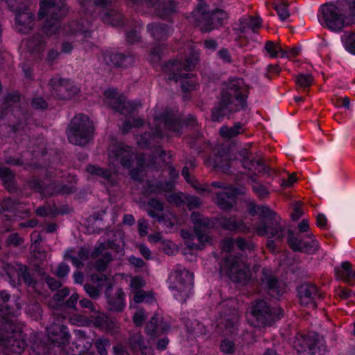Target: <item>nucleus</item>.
Wrapping results in <instances>:
<instances>
[{
    "label": "nucleus",
    "instance_id": "30",
    "mask_svg": "<svg viewBox=\"0 0 355 355\" xmlns=\"http://www.w3.org/2000/svg\"><path fill=\"white\" fill-rule=\"evenodd\" d=\"M92 279L98 284L94 286L90 284H86L84 286L86 293L92 298H97L103 287L110 288L112 286L111 280L105 275H92Z\"/></svg>",
    "mask_w": 355,
    "mask_h": 355
},
{
    "label": "nucleus",
    "instance_id": "22",
    "mask_svg": "<svg viewBox=\"0 0 355 355\" xmlns=\"http://www.w3.org/2000/svg\"><path fill=\"white\" fill-rule=\"evenodd\" d=\"M261 281V283L267 287L270 295L273 297L281 295L285 292L286 284L279 281L269 269L263 268L262 270Z\"/></svg>",
    "mask_w": 355,
    "mask_h": 355
},
{
    "label": "nucleus",
    "instance_id": "32",
    "mask_svg": "<svg viewBox=\"0 0 355 355\" xmlns=\"http://www.w3.org/2000/svg\"><path fill=\"white\" fill-rule=\"evenodd\" d=\"M107 64L115 67H128L135 62V57L130 53H110L104 56Z\"/></svg>",
    "mask_w": 355,
    "mask_h": 355
},
{
    "label": "nucleus",
    "instance_id": "45",
    "mask_svg": "<svg viewBox=\"0 0 355 355\" xmlns=\"http://www.w3.org/2000/svg\"><path fill=\"white\" fill-rule=\"evenodd\" d=\"M108 151L112 155H139L132 150V146L116 140H112V142L108 147ZM139 155H144V154L141 153Z\"/></svg>",
    "mask_w": 355,
    "mask_h": 355
},
{
    "label": "nucleus",
    "instance_id": "43",
    "mask_svg": "<svg viewBox=\"0 0 355 355\" xmlns=\"http://www.w3.org/2000/svg\"><path fill=\"white\" fill-rule=\"evenodd\" d=\"M130 345L134 351L139 350L143 355H153L152 348L148 347V344L146 343L140 333L131 336L130 338Z\"/></svg>",
    "mask_w": 355,
    "mask_h": 355
},
{
    "label": "nucleus",
    "instance_id": "35",
    "mask_svg": "<svg viewBox=\"0 0 355 355\" xmlns=\"http://www.w3.org/2000/svg\"><path fill=\"white\" fill-rule=\"evenodd\" d=\"M168 329L169 325L164 321L163 318L158 315H155L147 323L146 331L151 337H157L166 332Z\"/></svg>",
    "mask_w": 355,
    "mask_h": 355
},
{
    "label": "nucleus",
    "instance_id": "40",
    "mask_svg": "<svg viewBox=\"0 0 355 355\" xmlns=\"http://www.w3.org/2000/svg\"><path fill=\"white\" fill-rule=\"evenodd\" d=\"M0 179L9 193H14L18 191L15 175L9 168L0 166Z\"/></svg>",
    "mask_w": 355,
    "mask_h": 355
},
{
    "label": "nucleus",
    "instance_id": "46",
    "mask_svg": "<svg viewBox=\"0 0 355 355\" xmlns=\"http://www.w3.org/2000/svg\"><path fill=\"white\" fill-rule=\"evenodd\" d=\"M164 210V205L155 198H151L148 202L146 211L150 217L155 218L159 223L164 220V217L161 214Z\"/></svg>",
    "mask_w": 355,
    "mask_h": 355
},
{
    "label": "nucleus",
    "instance_id": "47",
    "mask_svg": "<svg viewBox=\"0 0 355 355\" xmlns=\"http://www.w3.org/2000/svg\"><path fill=\"white\" fill-rule=\"evenodd\" d=\"M170 180L166 182H159L156 184V188L159 191H171L174 187V180L179 177V171L172 165L168 166Z\"/></svg>",
    "mask_w": 355,
    "mask_h": 355
},
{
    "label": "nucleus",
    "instance_id": "23",
    "mask_svg": "<svg viewBox=\"0 0 355 355\" xmlns=\"http://www.w3.org/2000/svg\"><path fill=\"white\" fill-rule=\"evenodd\" d=\"M111 248V243H103L96 245L91 254L92 258L96 259L98 257H101L95 263L96 269L102 272L104 271L107 265L112 260V254L108 252V250Z\"/></svg>",
    "mask_w": 355,
    "mask_h": 355
},
{
    "label": "nucleus",
    "instance_id": "19",
    "mask_svg": "<svg viewBox=\"0 0 355 355\" xmlns=\"http://www.w3.org/2000/svg\"><path fill=\"white\" fill-rule=\"evenodd\" d=\"M51 94L58 100H69L78 93V88L68 80L52 78L50 80Z\"/></svg>",
    "mask_w": 355,
    "mask_h": 355
},
{
    "label": "nucleus",
    "instance_id": "4",
    "mask_svg": "<svg viewBox=\"0 0 355 355\" xmlns=\"http://www.w3.org/2000/svg\"><path fill=\"white\" fill-rule=\"evenodd\" d=\"M94 126L92 121L84 114L76 115L68 126V139L70 143L78 146L87 144L94 135Z\"/></svg>",
    "mask_w": 355,
    "mask_h": 355
},
{
    "label": "nucleus",
    "instance_id": "41",
    "mask_svg": "<svg viewBox=\"0 0 355 355\" xmlns=\"http://www.w3.org/2000/svg\"><path fill=\"white\" fill-rule=\"evenodd\" d=\"M147 31L157 41H164L167 39L169 33V26L164 23H151L147 25Z\"/></svg>",
    "mask_w": 355,
    "mask_h": 355
},
{
    "label": "nucleus",
    "instance_id": "27",
    "mask_svg": "<svg viewBox=\"0 0 355 355\" xmlns=\"http://www.w3.org/2000/svg\"><path fill=\"white\" fill-rule=\"evenodd\" d=\"M157 119L164 124L166 130L175 133L177 136L182 134V120L172 112L161 113Z\"/></svg>",
    "mask_w": 355,
    "mask_h": 355
},
{
    "label": "nucleus",
    "instance_id": "25",
    "mask_svg": "<svg viewBox=\"0 0 355 355\" xmlns=\"http://www.w3.org/2000/svg\"><path fill=\"white\" fill-rule=\"evenodd\" d=\"M30 189L40 193L43 196H52L58 193H69L72 192V188L67 186L58 187L54 184H51L44 187L42 184L37 179L33 178L28 182Z\"/></svg>",
    "mask_w": 355,
    "mask_h": 355
},
{
    "label": "nucleus",
    "instance_id": "57",
    "mask_svg": "<svg viewBox=\"0 0 355 355\" xmlns=\"http://www.w3.org/2000/svg\"><path fill=\"white\" fill-rule=\"evenodd\" d=\"M81 7H88L89 6H95L99 8H106L111 6L112 0H77Z\"/></svg>",
    "mask_w": 355,
    "mask_h": 355
},
{
    "label": "nucleus",
    "instance_id": "13",
    "mask_svg": "<svg viewBox=\"0 0 355 355\" xmlns=\"http://www.w3.org/2000/svg\"><path fill=\"white\" fill-rule=\"evenodd\" d=\"M234 304V300L231 299L228 300L225 305H230V307ZM239 315L235 307L230 308L228 313H223L217 324V327L223 336H232L234 335L238 329L239 324Z\"/></svg>",
    "mask_w": 355,
    "mask_h": 355
},
{
    "label": "nucleus",
    "instance_id": "6",
    "mask_svg": "<svg viewBox=\"0 0 355 355\" xmlns=\"http://www.w3.org/2000/svg\"><path fill=\"white\" fill-rule=\"evenodd\" d=\"M220 270L236 283L245 284L250 279V268L242 257L229 255L221 262Z\"/></svg>",
    "mask_w": 355,
    "mask_h": 355
},
{
    "label": "nucleus",
    "instance_id": "8",
    "mask_svg": "<svg viewBox=\"0 0 355 355\" xmlns=\"http://www.w3.org/2000/svg\"><path fill=\"white\" fill-rule=\"evenodd\" d=\"M200 31L203 33H209L223 26V21L228 18V14L222 9L216 8L210 10L206 3H200L196 8Z\"/></svg>",
    "mask_w": 355,
    "mask_h": 355
},
{
    "label": "nucleus",
    "instance_id": "16",
    "mask_svg": "<svg viewBox=\"0 0 355 355\" xmlns=\"http://www.w3.org/2000/svg\"><path fill=\"white\" fill-rule=\"evenodd\" d=\"M134 3L146 5L147 8H154L155 14L165 19L177 12L176 0H131Z\"/></svg>",
    "mask_w": 355,
    "mask_h": 355
},
{
    "label": "nucleus",
    "instance_id": "18",
    "mask_svg": "<svg viewBox=\"0 0 355 355\" xmlns=\"http://www.w3.org/2000/svg\"><path fill=\"white\" fill-rule=\"evenodd\" d=\"M163 137L162 128L159 125H156L153 132H145L137 137V144L141 148H153L154 152L152 155H165L166 152L157 144L159 140Z\"/></svg>",
    "mask_w": 355,
    "mask_h": 355
},
{
    "label": "nucleus",
    "instance_id": "38",
    "mask_svg": "<svg viewBox=\"0 0 355 355\" xmlns=\"http://www.w3.org/2000/svg\"><path fill=\"white\" fill-rule=\"evenodd\" d=\"M93 323L94 327L111 334L116 333L119 329L116 323L103 313H98L93 316Z\"/></svg>",
    "mask_w": 355,
    "mask_h": 355
},
{
    "label": "nucleus",
    "instance_id": "5",
    "mask_svg": "<svg viewBox=\"0 0 355 355\" xmlns=\"http://www.w3.org/2000/svg\"><path fill=\"white\" fill-rule=\"evenodd\" d=\"M12 324L8 319L0 317V346L5 349L6 354H21L27 346L21 332L12 330Z\"/></svg>",
    "mask_w": 355,
    "mask_h": 355
},
{
    "label": "nucleus",
    "instance_id": "51",
    "mask_svg": "<svg viewBox=\"0 0 355 355\" xmlns=\"http://www.w3.org/2000/svg\"><path fill=\"white\" fill-rule=\"evenodd\" d=\"M261 27V22L259 18L248 16L247 18L240 20L239 31L245 33L248 28L252 29L254 32Z\"/></svg>",
    "mask_w": 355,
    "mask_h": 355
},
{
    "label": "nucleus",
    "instance_id": "49",
    "mask_svg": "<svg viewBox=\"0 0 355 355\" xmlns=\"http://www.w3.org/2000/svg\"><path fill=\"white\" fill-rule=\"evenodd\" d=\"M67 35H75L82 34L85 37H89L90 33L86 30L85 26L78 21H71L64 26Z\"/></svg>",
    "mask_w": 355,
    "mask_h": 355
},
{
    "label": "nucleus",
    "instance_id": "36",
    "mask_svg": "<svg viewBox=\"0 0 355 355\" xmlns=\"http://www.w3.org/2000/svg\"><path fill=\"white\" fill-rule=\"evenodd\" d=\"M236 189L231 188L225 191L216 193L215 202L223 210H230L235 204Z\"/></svg>",
    "mask_w": 355,
    "mask_h": 355
},
{
    "label": "nucleus",
    "instance_id": "2",
    "mask_svg": "<svg viewBox=\"0 0 355 355\" xmlns=\"http://www.w3.org/2000/svg\"><path fill=\"white\" fill-rule=\"evenodd\" d=\"M241 79L230 80L226 87L223 88L220 99L218 105L211 110V120L220 121L224 116L247 107L248 94L241 92L242 84Z\"/></svg>",
    "mask_w": 355,
    "mask_h": 355
},
{
    "label": "nucleus",
    "instance_id": "52",
    "mask_svg": "<svg viewBox=\"0 0 355 355\" xmlns=\"http://www.w3.org/2000/svg\"><path fill=\"white\" fill-rule=\"evenodd\" d=\"M243 131V124L239 122L230 128L223 126L220 130V135L222 137L230 139L242 133Z\"/></svg>",
    "mask_w": 355,
    "mask_h": 355
},
{
    "label": "nucleus",
    "instance_id": "62",
    "mask_svg": "<svg viewBox=\"0 0 355 355\" xmlns=\"http://www.w3.org/2000/svg\"><path fill=\"white\" fill-rule=\"evenodd\" d=\"M274 8L276 10L279 18L283 21L290 16L286 1H284L280 4H275Z\"/></svg>",
    "mask_w": 355,
    "mask_h": 355
},
{
    "label": "nucleus",
    "instance_id": "53",
    "mask_svg": "<svg viewBox=\"0 0 355 355\" xmlns=\"http://www.w3.org/2000/svg\"><path fill=\"white\" fill-rule=\"evenodd\" d=\"M20 98V94L17 91L8 94L4 98L3 108L0 112V118H3L4 115L6 114V111L11 106V103L19 102Z\"/></svg>",
    "mask_w": 355,
    "mask_h": 355
},
{
    "label": "nucleus",
    "instance_id": "10",
    "mask_svg": "<svg viewBox=\"0 0 355 355\" xmlns=\"http://www.w3.org/2000/svg\"><path fill=\"white\" fill-rule=\"evenodd\" d=\"M170 288L180 293V300L185 302L191 294L193 275L181 266H178L168 278Z\"/></svg>",
    "mask_w": 355,
    "mask_h": 355
},
{
    "label": "nucleus",
    "instance_id": "17",
    "mask_svg": "<svg viewBox=\"0 0 355 355\" xmlns=\"http://www.w3.org/2000/svg\"><path fill=\"white\" fill-rule=\"evenodd\" d=\"M322 17L326 26L332 31H339L344 26L347 17L340 13L338 8L331 3L322 7Z\"/></svg>",
    "mask_w": 355,
    "mask_h": 355
},
{
    "label": "nucleus",
    "instance_id": "1",
    "mask_svg": "<svg viewBox=\"0 0 355 355\" xmlns=\"http://www.w3.org/2000/svg\"><path fill=\"white\" fill-rule=\"evenodd\" d=\"M257 212L266 221L254 227L252 224L237 220L234 217H219L218 224L223 229L231 232L249 234L256 231L259 236L282 239L285 236V227L280 223L279 217L267 206H259Z\"/></svg>",
    "mask_w": 355,
    "mask_h": 355
},
{
    "label": "nucleus",
    "instance_id": "15",
    "mask_svg": "<svg viewBox=\"0 0 355 355\" xmlns=\"http://www.w3.org/2000/svg\"><path fill=\"white\" fill-rule=\"evenodd\" d=\"M53 324L47 329L48 335L53 343L64 345L68 343L70 335L67 327L60 324L59 322L66 318V315L56 309L53 313Z\"/></svg>",
    "mask_w": 355,
    "mask_h": 355
},
{
    "label": "nucleus",
    "instance_id": "59",
    "mask_svg": "<svg viewBox=\"0 0 355 355\" xmlns=\"http://www.w3.org/2000/svg\"><path fill=\"white\" fill-rule=\"evenodd\" d=\"M8 8L12 11H19L28 7V0H6Z\"/></svg>",
    "mask_w": 355,
    "mask_h": 355
},
{
    "label": "nucleus",
    "instance_id": "21",
    "mask_svg": "<svg viewBox=\"0 0 355 355\" xmlns=\"http://www.w3.org/2000/svg\"><path fill=\"white\" fill-rule=\"evenodd\" d=\"M239 159L235 157L230 159V157H205V164L216 171H220L224 173H232V168L237 166Z\"/></svg>",
    "mask_w": 355,
    "mask_h": 355
},
{
    "label": "nucleus",
    "instance_id": "55",
    "mask_svg": "<svg viewBox=\"0 0 355 355\" xmlns=\"http://www.w3.org/2000/svg\"><path fill=\"white\" fill-rule=\"evenodd\" d=\"M17 275L19 278L22 279L25 284L28 286L34 287L35 282L33 277L28 272V268L26 266L19 265L17 270Z\"/></svg>",
    "mask_w": 355,
    "mask_h": 355
},
{
    "label": "nucleus",
    "instance_id": "48",
    "mask_svg": "<svg viewBox=\"0 0 355 355\" xmlns=\"http://www.w3.org/2000/svg\"><path fill=\"white\" fill-rule=\"evenodd\" d=\"M86 171L92 175L103 178L107 183L114 184L112 179L113 171L110 169L104 168L97 165L89 164L86 167Z\"/></svg>",
    "mask_w": 355,
    "mask_h": 355
},
{
    "label": "nucleus",
    "instance_id": "42",
    "mask_svg": "<svg viewBox=\"0 0 355 355\" xmlns=\"http://www.w3.org/2000/svg\"><path fill=\"white\" fill-rule=\"evenodd\" d=\"M196 166L194 161H190L187 163L184 167L182 168V175L184 178L187 182L189 183L199 193H202L203 192L210 193L211 190L209 189V186L208 184L204 186L198 185V181L196 180L194 177H192L189 173V168H193Z\"/></svg>",
    "mask_w": 355,
    "mask_h": 355
},
{
    "label": "nucleus",
    "instance_id": "60",
    "mask_svg": "<svg viewBox=\"0 0 355 355\" xmlns=\"http://www.w3.org/2000/svg\"><path fill=\"white\" fill-rule=\"evenodd\" d=\"M313 82V78L311 74L300 73L296 77V84L305 89L309 87Z\"/></svg>",
    "mask_w": 355,
    "mask_h": 355
},
{
    "label": "nucleus",
    "instance_id": "44",
    "mask_svg": "<svg viewBox=\"0 0 355 355\" xmlns=\"http://www.w3.org/2000/svg\"><path fill=\"white\" fill-rule=\"evenodd\" d=\"M75 251L69 250L67 251L65 257L71 261V263L76 268H82L84 265V261H87L89 257V252L85 248H80L77 252V255L73 254Z\"/></svg>",
    "mask_w": 355,
    "mask_h": 355
},
{
    "label": "nucleus",
    "instance_id": "63",
    "mask_svg": "<svg viewBox=\"0 0 355 355\" xmlns=\"http://www.w3.org/2000/svg\"><path fill=\"white\" fill-rule=\"evenodd\" d=\"M166 200L171 204L180 206L184 201L182 193H168L165 196Z\"/></svg>",
    "mask_w": 355,
    "mask_h": 355
},
{
    "label": "nucleus",
    "instance_id": "58",
    "mask_svg": "<svg viewBox=\"0 0 355 355\" xmlns=\"http://www.w3.org/2000/svg\"><path fill=\"white\" fill-rule=\"evenodd\" d=\"M94 344L99 355H107V347L110 346L109 338L105 337L98 338L94 341Z\"/></svg>",
    "mask_w": 355,
    "mask_h": 355
},
{
    "label": "nucleus",
    "instance_id": "39",
    "mask_svg": "<svg viewBox=\"0 0 355 355\" xmlns=\"http://www.w3.org/2000/svg\"><path fill=\"white\" fill-rule=\"evenodd\" d=\"M21 306L18 303H15L14 305L10 304V295L6 291H0V313L3 317L6 319L3 315H15V312L19 311Z\"/></svg>",
    "mask_w": 355,
    "mask_h": 355
},
{
    "label": "nucleus",
    "instance_id": "61",
    "mask_svg": "<svg viewBox=\"0 0 355 355\" xmlns=\"http://www.w3.org/2000/svg\"><path fill=\"white\" fill-rule=\"evenodd\" d=\"M164 49V45L155 46L150 52V60L153 63H158L162 59L163 50Z\"/></svg>",
    "mask_w": 355,
    "mask_h": 355
},
{
    "label": "nucleus",
    "instance_id": "34",
    "mask_svg": "<svg viewBox=\"0 0 355 355\" xmlns=\"http://www.w3.org/2000/svg\"><path fill=\"white\" fill-rule=\"evenodd\" d=\"M111 289L112 286L105 291L108 309L112 311H121L125 307V294L121 288H117L114 294H111Z\"/></svg>",
    "mask_w": 355,
    "mask_h": 355
},
{
    "label": "nucleus",
    "instance_id": "26",
    "mask_svg": "<svg viewBox=\"0 0 355 355\" xmlns=\"http://www.w3.org/2000/svg\"><path fill=\"white\" fill-rule=\"evenodd\" d=\"M240 166H243L244 169L252 171L254 173L257 171L261 172L262 171L269 175H273L277 173L275 168L262 164L260 159L255 161L254 157H243L242 159H239L236 167L239 168Z\"/></svg>",
    "mask_w": 355,
    "mask_h": 355
},
{
    "label": "nucleus",
    "instance_id": "28",
    "mask_svg": "<svg viewBox=\"0 0 355 355\" xmlns=\"http://www.w3.org/2000/svg\"><path fill=\"white\" fill-rule=\"evenodd\" d=\"M162 70L167 76V80L178 82L180 78H189L191 73H183L182 63L177 60H169L162 66Z\"/></svg>",
    "mask_w": 355,
    "mask_h": 355
},
{
    "label": "nucleus",
    "instance_id": "9",
    "mask_svg": "<svg viewBox=\"0 0 355 355\" xmlns=\"http://www.w3.org/2000/svg\"><path fill=\"white\" fill-rule=\"evenodd\" d=\"M252 315L255 320L254 325L262 327L282 318L284 312L279 306L271 307L267 302L258 300L252 304Z\"/></svg>",
    "mask_w": 355,
    "mask_h": 355
},
{
    "label": "nucleus",
    "instance_id": "7",
    "mask_svg": "<svg viewBox=\"0 0 355 355\" xmlns=\"http://www.w3.org/2000/svg\"><path fill=\"white\" fill-rule=\"evenodd\" d=\"M191 219L193 224L195 235L200 244H195L191 242V240L193 239V236L188 232H182V236L184 239H187L186 244L189 248L201 249L202 245L210 240L209 230L213 227L214 223L209 218L204 216L196 211L191 214Z\"/></svg>",
    "mask_w": 355,
    "mask_h": 355
},
{
    "label": "nucleus",
    "instance_id": "54",
    "mask_svg": "<svg viewBox=\"0 0 355 355\" xmlns=\"http://www.w3.org/2000/svg\"><path fill=\"white\" fill-rule=\"evenodd\" d=\"M21 205L18 200L11 198H6L1 200V208L3 211L16 213L19 207Z\"/></svg>",
    "mask_w": 355,
    "mask_h": 355
},
{
    "label": "nucleus",
    "instance_id": "29",
    "mask_svg": "<svg viewBox=\"0 0 355 355\" xmlns=\"http://www.w3.org/2000/svg\"><path fill=\"white\" fill-rule=\"evenodd\" d=\"M51 35L35 33L32 35L26 42L28 51L33 55L40 58L46 47V41Z\"/></svg>",
    "mask_w": 355,
    "mask_h": 355
},
{
    "label": "nucleus",
    "instance_id": "33",
    "mask_svg": "<svg viewBox=\"0 0 355 355\" xmlns=\"http://www.w3.org/2000/svg\"><path fill=\"white\" fill-rule=\"evenodd\" d=\"M15 116H17L16 121H13L12 124H6V126L9 128L8 133L16 134L24 132L28 121L32 119L31 113L26 110L19 109Z\"/></svg>",
    "mask_w": 355,
    "mask_h": 355
},
{
    "label": "nucleus",
    "instance_id": "24",
    "mask_svg": "<svg viewBox=\"0 0 355 355\" xmlns=\"http://www.w3.org/2000/svg\"><path fill=\"white\" fill-rule=\"evenodd\" d=\"M288 243L289 247L295 252H304L313 254L319 248L317 241L313 239L310 243L303 241L299 236H295L291 232H288Z\"/></svg>",
    "mask_w": 355,
    "mask_h": 355
},
{
    "label": "nucleus",
    "instance_id": "56",
    "mask_svg": "<svg viewBox=\"0 0 355 355\" xmlns=\"http://www.w3.org/2000/svg\"><path fill=\"white\" fill-rule=\"evenodd\" d=\"M275 169L277 171V173L275 175H273L272 176L280 175L281 171H282L283 173H285L286 175L288 176L287 178H285L284 177H282V178H280L279 184L282 187H283L284 189L289 188V187H292L293 185V184L297 181L296 176L294 173L289 174L284 169H282V170L277 169V168H275Z\"/></svg>",
    "mask_w": 355,
    "mask_h": 355
},
{
    "label": "nucleus",
    "instance_id": "14",
    "mask_svg": "<svg viewBox=\"0 0 355 355\" xmlns=\"http://www.w3.org/2000/svg\"><path fill=\"white\" fill-rule=\"evenodd\" d=\"M295 347L299 352L308 350L310 355H322L326 351L323 340L314 333L297 338L295 341Z\"/></svg>",
    "mask_w": 355,
    "mask_h": 355
},
{
    "label": "nucleus",
    "instance_id": "37",
    "mask_svg": "<svg viewBox=\"0 0 355 355\" xmlns=\"http://www.w3.org/2000/svg\"><path fill=\"white\" fill-rule=\"evenodd\" d=\"M336 278L342 280L350 286L355 284V270H352V265L349 261H344L340 266L334 268Z\"/></svg>",
    "mask_w": 355,
    "mask_h": 355
},
{
    "label": "nucleus",
    "instance_id": "64",
    "mask_svg": "<svg viewBox=\"0 0 355 355\" xmlns=\"http://www.w3.org/2000/svg\"><path fill=\"white\" fill-rule=\"evenodd\" d=\"M235 244L241 250L252 251L254 249V244L252 241H247L241 237H239L235 240Z\"/></svg>",
    "mask_w": 355,
    "mask_h": 355
},
{
    "label": "nucleus",
    "instance_id": "50",
    "mask_svg": "<svg viewBox=\"0 0 355 355\" xmlns=\"http://www.w3.org/2000/svg\"><path fill=\"white\" fill-rule=\"evenodd\" d=\"M102 20L108 24L116 26L121 25L122 15L115 10H109L102 13Z\"/></svg>",
    "mask_w": 355,
    "mask_h": 355
},
{
    "label": "nucleus",
    "instance_id": "11",
    "mask_svg": "<svg viewBox=\"0 0 355 355\" xmlns=\"http://www.w3.org/2000/svg\"><path fill=\"white\" fill-rule=\"evenodd\" d=\"M103 94L104 103L121 114H130L141 106V103L129 101L124 95L119 94L117 89L109 88L104 92Z\"/></svg>",
    "mask_w": 355,
    "mask_h": 355
},
{
    "label": "nucleus",
    "instance_id": "3",
    "mask_svg": "<svg viewBox=\"0 0 355 355\" xmlns=\"http://www.w3.org/2000/svg\"><path fill=\"white\" fill-rule=\"evenodd\" d=\"M68 12L69 7L66 0H40L37 18L40 20L45 17L41 28L42 32L47 35L56 34L61 20Z\"/></svg>",
    "mask_w": 355,
    "mask_h": 355
},
{
    "label": "nucleus",
    "instance_id": "20",
    "mask_svg": "<svg viewBox=\"0 0 355 355\" xmlns=\"http://www.w3.org/2000/svg\"><path fill=\"white\" fill-rule=\"evenodd\" d=\"M15 12V27L19 32L28 34L35 26V17L29 7Z\"/></svg>",
    "mask_w": 355,
    "mask_h": 355
},
{
    "label": "nucleus",
    "instance_id": "12",
    "mask_svg": "<svg viewBox=\"0 0 355 355\" xmlns=\"http://www.w3.org/2000/svg\"><path fill=\"white\" fill-rule=\"evenodd\" d=\"M297 296L301 306L315 309L324 293L316 284L306 282L297 288Z\"/></svg>",
    "mask_w": 355,
    "mask_h": 355
},
{
    "label": "nucleus",
    "instance_id": "31",
    "mask_svg": "<svg viewBox=\"0 0 355 355\" xmlns=\"http://www.w3.org/2000/svg\"><path fill=\"white\" fill-rule=\"evenodd\" d=\"M236 153H239V155H258L259 153H263L260 150H258L257 148L252 143L247 144L245 146L240 150H237L235 143H232L228 146L223 145L218 150L217 155H232Z\"/></svg>",
    "mask_w": 355,
    "mask_h": 355
}]
</instances>
